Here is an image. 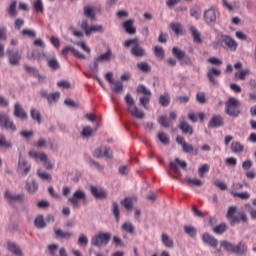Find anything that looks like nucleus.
Listing matches in <instances>:
<instances>
[{
  "mask_svg": "<svg viewBox=\"0 0 256 256\" xmlns=\"http://www.w3.org/2000/svg\"><path fill=\"white\" fill-rule=\"evenodd\" d=\"M69 203L73 205L74 207H77L79 205L80 201H83L84 205H87V195L81 190H78L74 192L73 196L68 198Z\"/></svg>",
  "mask_w": 256,
  "mask_h": 256,
  "instance_id": "obj_9",
  "label": "nucleus"
},
{
  "mask_svg": "<svg viewBox=\"0 0 256 256\" xmlns=\"http://www.w3.org/2000/svg\"><path fill=\"white\" fill-rule=\"evenodd\" d=\"M113 85L112 91H114V93H123V82L117 81L114 82Z\"/></svg>",
  "mask_w": 256,
  "mask_h": 256,
  "instance_id": "obj_53",
  "label": "nucleus"
},
{
  "mask_svg": "<svg viewBox=\"0 0 256 256\" xmlns=\"http://www.w3.org/2000/svg\"><path fill=\"white\" fill-rule=\"evenodd\" d=\"M204 20L208 25H213L217 21V13L215 9L210 8L204 12Z\"/></svg>",
  "mask_w": 256,
  "mask_h": 256,
  "instance_id": "obj_18",
  "label": "nucleus"
},
{
  "mask_svg": "<svg viewBox=\"0 0 256 256\" xmlns=\"http://www.w3.org/2000/svg\"><path fill=\"white\" fill-rule=\"evenodd\" d=\"M113 235L110 232L105 233H99L98 235H95L91 239V245L93 247H101V245H109V241H111V238Z\"/></svg>",
  "mask_w": 256,
  "mask_h": 256,
  "instance_id": "obj_6",
  "label": "nucleus"
},
{
  "mask_svg": "<svg viewBox=\"0 0 256 256\" xmlns=\"http://www.w3.org/2000/svg\"><path fill=\"white\" fill-rule=\"evenodd\" d=\"M31 118L38 123V125H41L42 119H41V113L39 110L32 108L30 111Z\"/></svg>",
  "mask_w": 256,
  "mask_h": 256,
  "instance_id": "obj_35",
  "label": "nucleus"
},
{
  "mask_svg": "<svg viewBox=\"0 0 256 256\" xmlns=\"http://www.w3.org/2000/svg\"><path fill=\"white\" fill-rule=\"evenodd\" d=\"M59 97H61V94L59 92H55L47 96V101L48 103L59 101Z\"/></svg>",
  "mask_w": 256,
  "mask_h": 256,
  "instance_id": "obj_57",
  "label": "nucleus"
},
{
  "mask_svg": "<svg viewBox=\"0 0 256 256\" xmlns=\"http://www.w3.org/2000/svg\"><path fill=\"white\" fill-rule=\"evenodd\" d=\"M215 235H223L227 231V225H218L212 229Z\"/></svg>",
  "mask_w": 256,
  "mask_h": 256,
  "instance_id": "obj_47",
  "label": "nucleus"
},
{
  "mask_svg": "<svg viewBox=\"0 0 256 256\" xmlns=\"http://www.w3.org/2000/svg\"><path fill=\"white\" fill-rule=\"evenodd\" d=\"M1 123L5 127V129H10V131H17V126H15V123L11 121L7 116L1 117Z\"/></svg>",
  "mask_w": 256,
  "mask_h": 256,
  "instance_id": "obj_26",
  "label": "nucleus"
},
{
  "mask_svg": "<svg viewBox=\"0 0 256 256\" xmlns=\"http://www.w3.org/2000/svg\"><path fill=\"white\" fill-rule=\"evenodd\" d=\"M4 199H6L10 205H12V203H23L25 201V194H13L11 191L6 190Z\"/></svg>",
  "mask_w": 256,
  "mask_h": 256,
  "instance_id": "obj_10",
  "label": "nucleus"
},
{
  "mask_svg": "<svg viewBox=\"0 0 256 256\" xmlns=\"http://www.w3.org/2000/svg\"><path fill=\"white\" fill-rule=\"evenodd\" d=\"M1 147L2 149H11V147H13V144L11 143V141L7 140L5 136H1Z\"/></svg>",
  "mask_w": 256,
  "mask_h": 256,
  "instance_id": "obj_51",
  "label": "nucleus"
},
{
  "mask_svg": "<svg viewBox=\"0 0 256 256\" xmlns=\"http://www.w3.org/2000/svg\"><path fill=\"white\" fill-rule=\"evenodd\" d=\"M26 188L29 193H35V191L39 189V185L35 181H32L31 183L26 184Z\"/></svg>",
  "mask_w": 256,
  "mask_h": 256,
  "instance_id": "obj_52",
  "label": "nucleus"
},
{
  "mask_svg": "<svg viewBox=\"0 0 256 256\" xmlns=\"http://www.w3.org/2000/svg\"><path fill=\"white\" fill-rule=\"evenodd\" d=\"M113 243H115L116 247H125V242L118 236L113 237Z\"/></svg>",
  "mask_w": 256,
  "mask_h": 256,
  "instance_id": "obj_64",
  "label": "nucleus"
},
{
  "mask_svg": "<svg viewBox=\"0 0 256 256\" xmlns=\"http://www.w3.org/2000/svg\"><path fill=\"white\" fill-rule=\"evenodd\" d=\"M190 32L193 37L194 43H198L199 45H201V43H203V39H201V33L199 32V30H197L195 26H191Z\"/></svg>",
  "mask_w": 256,
  "mask_h": 256,
  "instance_id": "obj_29",
  "label": "nucleus"
},
{
  "mask_svg": "<svg viewBox=\"0 0 256 256\" xmlns=\"http://www.w3.org/2000/svg\"><path fill=\"white\" fill-rule=\"evenodd\" d=\"M178 128L182 131V133H184V135H193V126H191L187 121L182 120L179 125Z\"/></svg>",
  "mask_w": 256,
  "mask_h": 256,
  "instance_id": "obj_23",
  "label": "nucleus"
},
{
  "mask_svg": "<svg viewBox=\"0 0 256 256\" xmlns=\"http://www.w3.org/2000/svg\"><path fill=\"white\" fill-rule=\"evenodd\" d=\"M158 139L160 142H162L163 145H169L170 140L165 132H161L160 134H158Z\"/></svg>",
  "mask_w": 256,
  "mask_h": 256,
  "instance_id": "obj_54",
  "label": "nucleus"
},
{
  "mask_svg": "<svg viewBox=\"0 0 256 256\" xmlns=\"http://www.w3.org/2000/svg\"><path fill=\"white\" fill-rule=\"evenodd\" d=\"M111 59H115V56H113V51L108 49L104 54H101L94 59L93 65L89 66L90 71H92V73H98L99 63H109Z\"/></svg>",
  "mask_w": 256,
  "mask_h": 256,
  "instance_id": "obj_2",
  "label": "nucleus"
},
{
  "mask_svg": "<svg viewBox=\"0 0 256 256\" xmlns=\"http://www.w3.org/2000/svg\"><path fill=\"white\" fill-rule=\"evenodd\" d=\"M14 117L21 119V121H27V119H29V115L23 109V107H21L20 103H16L14 105Z\"/></svg>",
  "mask_w": 256,
  "mask_h": 256,
  "instance_id": "obj_17",
  "label": "nucleus"
},
{
  "mask_svg": "<svg viewBox=\"0 0 256 256\" xmlns=\"http://www.w3.org/2000/svg\"><path fill=\"white\" fill-rule=\"evenodd\" d=\"M221 76V70L212 67L210 70H208L207 72V77L208 80L210 81V83H212V85H214L215 87H217V85H219V81H217V79H215V77H220Z\"/></svg>",
  "mask_w": 256,
  "mask_h": 256,
  "instance_id": "obj_14",
  "label": "nucleus"
},
{
  "mask_svg": "<svg viewBox=\"0 0 256 256\" xmlns=\"http://www.w3.org/2000/svg\"><path fill=\"white\" fill-rule=\"evenodd\" d=\"M133 23H135V20L133 19L127 20L123 23V28L129 35H135V33H137V29L133 27Z\"/></svg>",
  "mask_w": 256,
  "mask_h": 256,
  "instance_id": "obj_27",
  "label": "nucleus"
},
{
  "mask_svg": "<svg viewBox=\"0 0 256 256\" xmlns=\"http://www.w3.org/2000/svg\"><path fill=\"white\" fill-rule=\"evenodd\" d=\"M231 195H233V197H238L239 199L242 200H247L251 197V194H249V192H234V191H230Z\"/></svg>",
  "mask_w": 256,
  "mask_h": 256,
  "instance_id": "obj_44",
  "label": "nucleus"
},
{
  "mask_svg": "<svg viewBox=\"0 0 256 256\" xmlns=\"http://www.w3.org/2000/svg\"><path fill=\"white\" fill-rule=\"evenodd\" d=\"M137 68L142 71V73H151V66L147 62H140L137 64Z\"/></svg>",
  "mask_w": 256,
  "mask_h": 256,
  "instance_id": "obj_41",
  "label": "nucleus"
},
{
  "mask_svg": "<svg viewBox=\"0 0 256 256\" xmlns=\"http://www.w3.org/2000/svg\"><path fill=\"white\" fill-rule=\"evenodd\" d=\"M161 240L162 244L167 249H173L175 247V242L173 241V238H171L169 235L162 233Z\"/></svg>",
  "mask_w": 256,
  "mask_h": 256,
  "instance_id": "obj_24",
  "label": "nucleus"
},
{
  "mask_svg": "<svg viewBox=\"0 0 256 256\" xmlns=\"http://www.w3.org/2000/svg\"><path fill=\"white\" fill-rule=\"evenodd\" d=\"M243 149L244 147L239 142H233L231 144V150L233 151V153H242Z\"/></svg>",
  "mask_w": 256,
  "mask_h": 256,
  "instance_id": "obj_49",
  "label": "nucleus"
},
{
  "mask_svg": "<svg viewBox=\"0 0 256 256\" xmlns=\"http://www.w3.org/2000/svg\"><path fill=\"white\" fill-rule=\"evenodd\" d=\"M136 93H138V95H144L143 97L152 95L151 90L147 89V87L143 84L137 86Z\"/></svg>",
  "mask_w": 256,
  "mask_h": 256,
  "instance_id": "obj_34",
  "label": "nucleus"
},
{
  "mask_svg": "<svg viewBox=\"0 0 256 256\" xmlns=\"http://www.w3.org/2000/svg\"><path fill=\"white\" fill-rule=\"evenodd\" d=\"M215 187H218L220 191H227V184L221 180L214 181Z\"/></svg>",
  "mask_w": 256,
  "mask_h": 256,
  "instance_id": "obj_60",
  "label": "nucleus"
},
{
  "mask_svg": "<svg viewBox=\"0 0 256 256\" xmlns=\"http://www.w3.org/2000/svg\"><path fill=\"white\" fill-rule=\"evenodd\" d=\"M47 63L48 67L51 68L52 71H57L61 69V64H59V61L55 57L48 58Z\"/></svg>",
  "mask_w": 256,
  "mask_h": 256,
  "instance_id": "obj_31",
  "label": "nucleus"
},
{
  "mask_svg": "<svg viewBox=\"0 0 256 256\" xmlns=\"http://www.w3.org/2000/svg\"><path fill=\"white\" fill-rule=\"evenodd\" d=\"M209 171V164H204L198 169L200 177H205V173Z\"/></svg>",
  "mask_w": 256,
  "mask_h": 256,
  "instance_id": "obj_62",
  "label": "nucleus"
},
{
  "mask_svg": "<svg viewBox=\"0 0 256 256\" xmlns=\"http://www.w3.org/2000/svg\"><path fill=\"white\" fill-rule=\"evenodd\" d=\"M134 201H137V198L126 197L120 202V204L126 209V211H131L133 209Z\"/></svg>",
  "mask_w": 256,
  "mask_h": 256,
  "instance_id": "obj_28",
  "label": "nucleus"
},
{
  "mask_svg": "<svg viewBox=\"0 0 256 256\" xmlns=\"http://www.w3.org/2000/svg\"><path fill=\"white\" fill-rule=\"evenodd\" d=\"M94 131H97V128H95L93 130V128H91V126H86V127L83 128V130L81 132V135H82V137L89 138V137L93 136Z\"/></svg>",
  "mask_w": 256,
  "mask_h": 256,
  "instance_id": "obj_42",
  "label": "nucleus"
},
{
  "mask_svg": "<svg viewBox=\"0 0 256 256\" xmlns=\"http://www.w3.org/2000/svg\"><path fill=\"white\" fill-rule=\"evenodd\" d=\"M186 183L189 185V187H203V181L199 179H191L186 177Z\"/></svg>",
  "mask_w": 256,
  "mask_h": 256,
  "instance_id": "obj_38",
  "label": "nucleus"
},
{
  "mask_svg": "<svg viewBox=\"0 0 256 256\" xmlns=\"http://www.w3.org/2000/svg\"><path fill=\"white\" fill-rule=\"evenodd\" d=\"M7 55H8L10 65H13L15 67L19 65V63L21 62L22 52L20 50H17V49L8 50Z\"/></svg>",
  "mask_w": 256,
  "mask_h": 256,
  "instance_id": "obj_11",
  "label": "nucleus"
},
{
  "mask_svg": "<svg viewBox=\"0 0 256 256\" xmlns=\"http://www.w3.org/2000/svg\"><path fill=\"white\" fill-rule=\"evenodd\" d=\"M170 29L175 32V35H180L182 31V26L180 23L172 22L170 23Z\"/></svg>",
  "mask_w": 256,
  "mask_h": 256,
  "instance_id": "obj_50",
  "label": "nucleus"
},
{
  "mask_svg": "<svg viewBox=\"0 0 256 256\" xmlns=\"http://www.w3.org/2000/svg\"><path fill=\"white\" fill-rule=\"evenodd\" d=\"M184 232L192 239H195L197 236V230L193 226H184Z\"/></svg>",
  "mask_w": 256,
  "mask_h": 256,
  "instance_id": "obj_40",
  "label": "nucleus"
},
{
  "mask_svg": "<svg viewBox=\"0 0 256 256\" xmlns=\"http://www.w3.org/2000/svg\"><path fill=\"white\" fill-rule=\"evenodd\" d=\"M221 41L222 43H224V45H226V47H228V49H230V51H237V47L239 46V44L231 36L222 35Z\"/></svg>",
  "mask_w": 256,
  "mask_h": 256,
  "instance_id": "obj_13",
  "label": "nucleus"
},
{
  "mask_svg": "<svg viewBox=\"0 0 256 256\" xmlns=\"http://www.w3.org/2000/svg\"><path fill=\"white\" fill-rule=\"evenodd\" d=\"M55 223V217L53 215H47L46 218L43 215H38L34 220V225H51Z\"/></svg>",
  "mask_w": 256,
  "mask_h": 256,
  "instance_id": "obj_16",
  "label": "nucleus"
},
{
  "mask_svg": "<svg viewBox=\"0 0 256 256\" xmlns=\"http://www.w3.org/2000/svg\"><path fill=\"white\" fill-rule=\"evenodd\" d=\"M10 17H17V0H12L8 8Z\"/></svg>",
  "mask_w": 256,
  "mask_h": 256,
  "instance_id": "obj_37",
  "label": "nucleus"
},
{
  "mask_svg": "<svg viewBox=\"0 0 256 256\" xmlns=\"http://www.w3.org/2000/svg\"><path fill=\"white\" fill-rule=\"evenodd\" d=\"M37 175L40 179H42V181H51L52 180L51 174H49L47 172L38 171Z\"/></svg>",
  "mask_w": 256,
  "mask_h": 256,
  "instance_id": "obj_56",
  "label": "nucleus"
},
{
  "mask_svg": "<svg viewBox=\"0 0 256 256\" xmlns=\"http://www.w3.org/2000/svg\"><path fill=\"white\" fill-rule=\"evenodd\" d=\"M192 213L195 217H200V219H203L207 215V212H201L199 208H197V205L192 206Z\"/></svg>",
  "mask_w": 256,
  "mask_h": 256,
  "instance_id": "obj_48",
  "label": "nucleus"
},
{
  "mask_svg": "<svg viewBox=\"0 0 256 256\" xmlns=\"http://www.w3.org/2000/svg\"><path fill=\"white\" fill-rule=\"evenodd\" d=\"M196 99L198 103H201V105H205V103H207V98L204 92H198L196 95Z\"/></svg>",
  "mask_w": 256,
  "mask_h": 256,
  "instance_id": "obj_58",
  "label": "nucleus"
},
{
  "mask_svg": "<svg viewBox=\"0 0 256 256\" xmlns=\"http://www.w3.org/2000/svg\"><path fill=\"white\" fill-rule=\"evenodd\" d=\"M40 161H42L47 171H51V169H53V164H51V161H49V157L43 152L40 153Z\"/></svg>",
  "mask_w": 256,
  "mask_h": 256,
  "instance_id": "obj_30",
  "label": "nucleus"
},
{
  "mask_svg": "<svg viewBox=\"0 0 256 256\" xmlns=\"http://www.w3.org/2000/svg\"><path fill=\"white\" fill-rule=\"evenodd\" d=\"M202 241L205 245H209L213 249H217L219 247V240H217L214 236H211L209 233H204L202 235Z\"/></svg>",
  "mask_w": 256,
  "mask_h": 256,
  "instance_id": "obj_15",
  "label": "nucleus"
},
{
  "mask_svg": "<svg viewBox=\"0 0 256 256\" xmlns=\"http://www.w3.org/2000/svg\"><path fill=\"white\" fill-rule=\"evenodd\" d=\"M154 55L158 59H165V50H163V47L161 46H156L154 48Z\"/></svg>",
  "mask_w": 256,
  "mask_h": 256,
  "instance_id": "obj_45",
  "label": "nucleus"
},
{
  "mask_svg": "<svg viewBox=\"0 0 256 256\" xmlns=\"http://www.w3.org/2000/svg\"><path fill=\"white\" fill-rule=\"evenodd\" d=\"M176 143H178V145H181L182 151L184 153H189V154L194 153V155H199V151L195 149L193 145L187 143L185 141V138H183L182 136L176 137Z\"/></svg>",
  "mask_w": 256,
  "mask_h": 256,
  "instance_id": "obj_8",
  "label": "nucleus"
},
{
  "mask_svg": "<svg viewBox=\"0 0 256 256\" xmlns=\"http://www.w3.org/2000/svg\"><path fill=\"white\" fill-rule=\"evenodd\" d=\"M223 125V117L220 115L213 116L208 123V127H210V129H217V127H223Z\"/></svg>",
  "mask_w": 256,
  "mask_h": 256,
  "instance_id": "obj_21",
  "label": "nucleus"
},
{
  "mask_svg": "<svg viewBox=\"0 0 256 256\" xmlns=\"http://www.w3.org/2000/svg\"><path fill=\"white\" fill-rule=\"evenodd\" d=\"M169 169L175 173V175H179L181 177V170L179 169V166L173 161L169 163Z\"/></svg>",
  "mask_w": 256,
  "mask_h": 256,
  "instance_id": "obj_55",
  "label": "nucleus"
},
{
  "mask_svg": "<svg viewBox=\"0 0 256 256\" xmlns=\"http://www.w3.org/2000/svg\"><path fill=\"white\" fill-rule=\"evenodd\" d=\"M112 213L115 216L116 221L118 222L121 217V210H119V204H117V202L112 203Z\"/></svg>",
  "mask_w": 256,
  "mask_h": 256,
  "instance_id": "obj_43",
  "label": "nucleus"
},
{
  "mask_svg": "<svg viewBox=\"0 0 256 256\" xmlns=\"http://www.w3.org/2000/svg\"><path fill=\"white\" fill-rule=\"evenodd\" d=\"M81 29L85 32L86 37H90L92 33H103V25L89 26V21L84 20L81 23Z\"/></svg>",
  "mask_w": 256,
  "mask_h": 256,
  "instance_id": "obj_7",
  "label": "nucleus"
},
{
  "mask_svg": "<svg viewBox=\"0 0 256 256\" xmlns=\"http://www.w3.org/2000/svg\"><path fill=\"white\" fill-rule=\"evenodd\" d=\"M94 157L103 158L106 157V159H113V154L109 152V148L107 146H101L100 148H97L93 152Z\"/></svg>",
  "mask_w": 256,
  "mask_h": 256,
  "instance_id": "obj_12",
  "label": "nucleus"
},
{
  "mask_svg": "<svg viewBox=\"0 0 256 256\" xmlns=\"http://www.w3.org/2000/svg\"><path fill=\"white\" fill-rule=\"evenodd\" d=\"M7 246H8V251H10L12 255L23 256V250H21V248L19 247V245H17V243L8 241Z\"/></svg>",
  "mask_w": 256,
  "mask_h": 256,
  "instance_id": "obj_22",
  "label": "nucleus"
},
{
  "mask_svg": "<svg viewBox=\"0 0 256 256\" xmlns=\"http://www.w3.org/2000/svg\"><path fill=\"white\" fill-rule=\"evenodd\" d=\"M170 103H171V96L169 95V93H164V94L160 95L159 104L162 107H168V105Z\"/></svg>",
  "mask_w": 256,
  "mask_h": 256,
  "instance_id": "obj_33",
  "label": "nucleus"
},
{
  "mask_svg": "<svg viewBox=\"0 0 256 256\" xmlns=\"http://www.w3.org/2000/svg\"><path fill=\"white\" fill-rule=\"evenodd\" d=\"M227 218L231 220L232 223H247L248 218L245 212H237V207L230 206L227 212Z\"/></svg>",
  "mask_w": 256,
  "mask_h": 256,
  "instance_id": "obj_4",
  "label": "nucleus"
},
{
  "mask_svg": "<svg viewBox=\"0 0 256 256\" xmlns=\"http://www.w3.org/2000/svg\"><path fill=\"white\" fill-rule=\"evenodd\" d=\"M239 107H241V102L235 98H230L226 102V113L230 117H239Z\"/></svg>",
  "mask_w": 256,
  "mask_h": 256,
  "instance_id": "obj_5",
  "label": "nucleus"
},
{
  "mask_svg": "<svg viewBox=\"0 0 256 256\" xmlns=\"http://www.w3.org/2000/svg\"><path fill=\"white\" fill-rule=\"evenodd\" d=\"M247 251H249V248H247V244L241 241L237 245H234V250L232 255L246 256Z\"/></svg>",
  "mask_w": 256,
  "mask_h": 256,
  "instance_id": "obj_19",
  "label": "nucleus"
},
{
  "mask_svg": "<svg viewBox=\"0 0 256 256\" xmlns=\"http://www.w3.org/2000/svg\"><path fill=\"white\" fill-rule=\"evenodd\" d=\"M124 101L127 105L128 113L132 115V117H136V119H145V114L143 111L139 110L137 105H135V99L131 94H127L124 98Z\"/></svg>",
  "mask_w": 256,
  "mask_h": 256,
  "instance_id": "obj_1",
  "label": "nucleus"
},
{
  "mask_svg": "<svg viewBox=\"0 0 256 256\" xmlns=\"http://www.w3.org/2000/svg\"><path fill=\"white\" fill-rule=\"evenodd\" d=\"M220 246L223 247L224 251H226V253H232L235 249V245L227 240H222L220 242Z\"/></svg>",
  "mask_w": 256,
  "mask_h": 256,
  "instance_id": "obj_32",
  "label": "nucleus"
},
{
  "mask_svg": "<svg viewBox=\"0 0 256 256\" xmlns=\"http://www.w3.org/2000/svg\"><path fill=\"white\" fill-rule=\"evenodd\" d=\"M90 192L92 193L95 199H107V193L95 186H90Z\"/></svg>",
  "mask_w": 256,
  "mask_h": 256,
  "instance_id": "obj_25",
  "label": "nucleus"
},
{
  "mask_svg": "<svg viewBox=\"0 0 256 256\" xmlns=\"http://www.w3.org/2000/svg\"><path fill=\"white\" fill-rule=\"evenodd\" d=\"M121 230L126 231V233H129L130 235H133V233H135V226H133V225H122Z\"/></svg>",
  "mask_w": 256,
  "mask_h": 256,
  "instance_id": "obj_61",
  "label": "nucleus"
},
{
  "mask_svg": "<svg viewBox=\"0 0 256 256\" xmlns=\"http://www.w3.org/2000/svg\"><path fill=\"white\" fill-rule=\"evenodd\" d=\"M31 171V164H29L25 159H20L18 162V173L20 175H28Z\"/></svg>",
  "mask_w": 256,
  "mask_h": 256,
  "instance_id": "obj_20",
  "label": "nucleus"
},
{
  "mask_svg": "<svg viewBox=\"0 0 256 256\" xmlns=\"http://www.w3.org/2000/svg\"><path fill=\"white\" fill-rule=\"evenodd\" d=\"M172 53L174 55V57H176V59H178V61H181L186 55L185 52L181 51V49L174 47L172 49Z\"/></svg>",
  "mask_w": 256,
  "mask_h": 256,
  "instance_id": "obj_46",
  "label": "nucleus"
},
{
  "mask_svg": "<svg viewBox=\"0 0 256 256\" xmlns=\"http://www.w3.org/2000/svg\"><path fill=\"white\" fill-rule=\"evenodd\" d=\"M158 123H160L162 127H165L166 129L169 128V120L167 119V116H160Z\"/></svg>",
  "mask_w": 256,
  "mask_h": 256,
  "instance_id": "obj_63",
  "label": "nucleus"
},
{
  "mask_svg": "<svg viewBox=\"0 0 256 256\" xmlns=\"http://www.w3.org/2000/svg\"><path fill=\"white\" fill-rule=\"evenodd\" d=\"M131 45H133L131 48V55L133 57H145V48L141 47L138 38L128 39L124 42V47H131Z\"/></svg>",
  "mask_w": 256,
  "mask_h": 256,
  "instance_id": "obj_3",
  "label": "nucleus"
},
{
  "mask_svg": "<svg viewBox=\"0 0 256 256\" xmlns=\"http://www.w3.org/2000/svg\"><path fill=\"white\" fill-rule=\"evenodd\" d=\"M24 69H25V71H27V73H32V75H34V77H38V79H45V77H43L39 73V70H37L35 67H30L28 65H25Z\"/></svg>",
  "mask_w": 256,
  "mask_h": 256,
  "instance_id": "obj_36",
  "label": "nucleus"
},
{
  "mask_svg": "<svg viewBox=\"0 0 256 256\" xmlns=\"http://www.w3.org/2000/svg\"><path fill=\"white\" fill-rule=\"evenodd\" d=\"M150 101H151V96L140 97V105H142L144 109H147V105H149Z\"/></svg>",
  "mask_w": 256,
  "mask_h": 256,
  "instance_id": "obj_59",
  "label": "nucleus"
},
{
  "mask_svg": "<svg viewBox=\"0 0 256 256\" xmlns=\"http://www.w3.org/2000/svg\"><path fill=\"white\" fill-rule=\"evenodd\" d=\"M84 15L89 17L92 21H95V10L89 6H84Z\"/></svg>",
  "mask_w": 256,
  "mask_h": 256,
  "instance_id": "obj_39",
  "label": "nucleus"
}]
</instances>
